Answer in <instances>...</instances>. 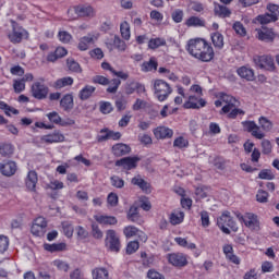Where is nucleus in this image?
Masks as SVG:
<instances>
[{
	"label": "nucleus",
	"mask_w": 279,
	"mask_h": 279,
	"mask_svg": "<svg viewBox=\"0 0 279 279\" xmlns=\"http://www.w3.org/2000/svg\"><path fill=\"white\" fill-rule=\"evenodd\" d=\"M185 49L192 58L201 62H210L215 59V49L204 38H192L187 40Z\"/></svg>",
	"instance_id": "f257e3e1"
},
{
	"label": "nucleus",
	"mask_w": 279,
	"mask_h": 279,
	"mask_svg": "<svg viewBox=\"0 0 279 279\" xmlns=\"http://www.w3.org/2000/svg\"><path fill=\"white\" fill-rule=\"evenodd\" d=\"M218 98L219 99L215 101L216 108H221L222 106L221 113L228 114L229 119H236L239 114H245V111L236 108L239 100H236V98H234L233 96L219 93Z\"/></svg>",
	"instance_id": "f03ea898"
},
{
	"label": "nucleus",
	"mask_w": 279,
	"mask_h": 279,
	"mask_svg": "<svg viewBox=\"0 0 279 279\" xmlns=\"http://www.w3.org/2000/svg\"><path fill=\"white\" fill-rule=\"evenodd\" d=\"M154 94L158 101H167L169 95L173 92L171 85L163 80H155L153 83Z\"/></svg>",
	"instance_id": "7ed1b4c3"
},
{
	"label": "nucleus",
	"mask_w": 279,
	"mask_h": 279,
	"mask_svg": "<svg viewBox=\"0 0 279 279\" xmlns=\"http://www.w3.org/2000/svg\"><path fill=\"white\" fill-rule=\"evenodd\" d=\"M235 216L240 223H243L248 230H260V221L255 214L245 213L243 215L241 213H235Z\"/></svg>",
	"instance_id": "20e7f679"
},
{
	"label": "nucleus",
	"mask_w": 279,
	"mask_h": 279,
	"mask_svg": "<svg viewBox=\"0 0 279 279\" xmlns=\"http://www.w3.org/2000/svg\"><path fill=\"white\" fill-rule=\"evenodd\" d=\"M12 24V32L9 33L8 38L10 43L19 44L23 39L29 38V33L23 28V26L19 25L16 22L11 21Z\"/></svg>",
	"instance_id": "39448f33"
},
{
	"label": "nucleus",
	"mask_w": 279,
	"mask_h": 279,
	"mask_svg": "<svg viewBox=\"0 0 279 279\" xmlns=\"http://www.w3.org/2000/svg\"><path fill=\"white\" fill-rule=\"evenodd\" d=\"M217 225L225 234H230L231 230H236V222L230 215V211H223L222 215L217 219Z\"/></svg>",
	"instance_id": "423d86ee"
},
{
	"label": "nucleus",
	"mask_w": 279,
	"mask_h": 279,
	"mask_svg": "<svg viewBox=\"0 0 279 279\" xmlns=\"http://www.w3.org/2000/svg\"><path fill=\"white\" fill-rule=\"evenodd\" d=\"M68 14H69V17L73 20V19H76L73 14H76V16L93 17L95 16L96 12H95V9L88 4H80L69 9Z\"/></svg>",
	"instance_id": "0eeeda50"
},
{
	"label": "nucleus",
	"mask_w": 279,
	"mask_h": 279,
	"mask_svg": "<svg viewBox=\"0 0 279 279\" xmlns=\"http://www.w3.org/2000/svg\"><path fill=\"white\" fill-rule=\"evenodd\" d=\"M253 62L262 71H276V63H274V58L270 56H255Z\"/></svg>",
	"instance_id": "6e6552de"
},
{
	"label": "nucleus",
	"mask_w": 279,
	"mask_h": 279,
	"mask_svg": "<svg viewBox=\"0 0 279 279\" xmlns=\"http://www.w3.org/2000/svg\"><path fill=\"white\" fill-rule=\"evenodd\" d=\"M99 40V33L92 32L88 33L86 36H83L78 39L77 49L78 51H88L92 45Z\"/></svg>",
	"instance_id": "1a4fd4ad"
},
{
	"label": "nucleus",
	"mask_w": 279,
	"mask_h": 279,
	"mask_svg": "<svg viewBox=\"0 0 279 279\" xmlns=\"http://www.w3.org/2000/svg\"><path fill=\"white\" fill-rule=\"evenodd\" d=\"M105 245L108 250H110V252H119L121 250V241L119 240V235H117V231H107Z\"/></svg>",
	"instance_id": "9d476101"
},
{
	"label": "nucleus",
	"mask_w": 279,
	"mask_h": 279,
	"mask_svg": "<svg viewBox=\"0 0 279 279\" xmlns=\"http://www.w3.org/2000/svg\"><path fill=\"white\" fill-rule=\"evenodd\" d=\"M31 232L34 236H45V233L47 232V219L43 216L35 218Z\"/></svg>",
	"instance_id": "9b49d317"
},
{
	"label": "nucleus",
	"mask_w": 279,
	"mask_h": 279,
	"mask_svg": "<svg viewBox=\"0 0 279 279\" xmlns=\"http://www.w3.org/2000/svg\"><path fill=\"white\" fill-rule=\"evenodd\" d=\"M167 258L173 267H186L189 265V256L184 253L168 254Z\"/></svg>",
	"instance_id": "f8f14e48"
},
{
	"label": "nucleus",
	"mask_w": 279,
	"mask_h": 279,
	"mask_svg": "<svg viewBox=\"0 0 279 279\" xmlns=\"http://www.w3.org/2000/svg\"><path fill=\"white\" fill-rule=\"evenodd\" d=\"M206 106V101L202 96H189L187 100L184 102L183 108L199 110V108H204Z\"/></svg>",
	"instance_id": "ddd939ff"
},
{
	"label": "nucleus",
	"mask_w": 279,
	"mask_h": 279,
	"mask_svg": "<svg viewBox=\"0 0 279 279\" xmlns=\"http://www.w3.org/2000/svg\"><path fill=\"white\" fill-rule=\"evenodd\" d=\"M16 162L12 160H4L0 162V173H2L5 178H12V175L16 173Z\"/></svg>",
	"instance_id": "4468645a"
},
{
	"label": "nucleus",
	"mask_w": 279,
	"mask_h": 279,
	"mask_svg": "<svg viewBox=\"0 0 279 279\" xmlns=\"http://www.w3.org/2000/svg\"><path fill=\"white\" fill-rule=\"evenodd\" d=\"M123 234L126 239H132L133 236H138L140 241L144 243L147 241V234L145 232L138 230V228L134 226H128L123 229Z\"/></svg>",
	"instance_id": "2eb2a0df"
},
{
	"label": "nucleus",
	"mask_w": 279,
	"mask_h": 279,
	"mask_svg": "<svg viewBox=\"0 0 279 279\" xmlns=\"http://www.w3.org/2000/svg\"><path fill=\"white\" fill-rule=\"evenodd\" d=\"M222 252L229 263H233V265H241V257L234 254V247L232 244H225L222 246Z\"/></svg>",
	"instance_id": "dca6fc26"
},
{
	"label": "nucleus",
	"mask_w": 279,
	"mask_h": 279,
	"mask_svg": "<svg viewBox=\"0 0 279 279\" xmlns=\"http://www.w3.org/2000/svg\"><path fill=\"white\" fill-rule=\"evenodd\" d=\"M32 95L35 99H45L49 95V88L37 82L32 86Z\"/></svg>",
	"instance_id": "f3484780"
},
{
	"label": "nucleus",
	"mask_w": 279,
	"mask_h": 279,
	"mask_svg": "<svg viewBox=\"0 0 279 279\" xmlns=\"http://www.w3.org/2000/svg\"><path fill=\"white\" fill-rule=\"evenodd\" d=\"M141 160L138 157H125L116 162L117 167H122L126 171H130L132 169H136V165Z\"/></svg>",
	"instance_id": "a211bd4d"
},
{
	"label": "nucleus",
	"mask_w": 279,
	"mask_h": 279,
	"mask_svg": "<svg viewBox=\"0 0 279 279\" xmlns=\"http://www.w3.org/2000/svg\"><path fill=\"white\" fill-rule=\"evenodd\" d=\"M236 73L239 77L246 80V82H254L256 80L254 69L250 68L248 65H242L238 68Z\"/></svg>",
	"instance_id": "6ab92c4d"
},
{
	"label": "nucleus",
	"mask_w": 279,
	"mask_h": 279,
	"mask_svg": "<svg viewBox=\"0 0 279 279\" xmlns=\"http://www.w3.org/2000/svg\"><path fill=\"white\" fill-rule=\"evenodd\" d=\"M37 184H38V173H36V171L34 170L28 171L25 179V186L27 191H31L32 193L36 192Z\"/></svg>",
	"instance_id": "aec40b11"
},
{
	"label": "nucleus",
	"mask_w": 279,
	"mask_h": 279,
	"mask_svg": "<svg viewBox=\"0 0 279 279\" xmlns=\"http://www.w3.org/2000/svg\"><path fill=\"white\" fill-rule=\"evenodd\" d=\"M256 32L258 40H263L264 43H271L276 38V34L271 28L262 27L257 28Z\"/></svg>",
	"instance_id": "412c9836"
},
{
	"label": "nucleus",
	"mask_w": 279,
	"mask_h": 279,
	"mask_svg": "<svg viewBox=\"0 0 279 279\" xmlns=\"http://www.w3.org/2000/svg\"><path fill=\"white\" fill-rule=\"evenodd\" d=\"M43 143H48L49 145L53 143H64V135L60 132H53L48 135L41 136Z\"/></svg>",
	"instance_id": "4be33fe9"
},
{
	"label": "nucleus",
	"mask_w": 279,
	"mask_h": 279,
	"mask_svg": "<svg viewBox=\"0 0 279 279\" xmlns=\"http://www.w3.org/2000/svg\"><path fill=\"white\" fill-rule=\"evenodd\" d=\"M94 219L101 226H117L118 220L114 216L96 215Z\"/></svg>",
	"instance_id": "5701e85b"
},
{
	"label": "nucleus",
	"mask_w": 279,
	"mask_h": 279,
	"mask_svg": "<svg viewBox=\"0 0 279 279\" xmlns=\"http://www.w3.org/2000/svg\"><path fill=\"white\" fill-rule=\"evenodd\" d=\"M169 221L171 226H180L184 222V211L180 209L173 210L169 216Z\"/></svg>",
	"instance_id": "b1692460"
},
{
	"label": "nucleus",
	"mask_w": 279,
	"mask_h": 279,
	"mask_svg": "<svg viewBox=\"0 0 279 279\" xmlns=\"http://www.w3.org/2000/svg\"><path fill=\"white\" fill-rule=\"evenodd\" d=\"M135 90H137V93H145V85H143L138 82L126 83V85H125L126 95H134Z\"/></svg>",
	"instance_id": "393cba45"
},
{
	"label": "nucleus",
	"mask_w": 279,
	"mask_h": 279,
	"mask_svg": "<svg viewBox=\"0 0 279 279\" xmlns=\"http://www.w3.org/2000/svg\"><path fill=\"white\" fill-rule=\"evenodd\" d=\"M131 182L134 184V186H138L142 191H144V193H151V185L141 178V175L133 178Z\"/></svg>",
	"instance_id": "a878e982"
},
{
	"label": "nucleus",
	"mask_w": 279,
	"mask_h": 279,
	"mask_svg": "<svg viewBox=\"0 0 279 279\" xmlns=\"http://www.w3.org/2000/svg\"><path fill=\"white\" fill-rule=\"evenodd\" d=\"M154 135L156 138H171L173 136V130L167 126H158L154 130Z\"/></svg>",
	"instance_id": "bb28decb"
},
{
	"label": "nucleus",
	"mask_w": 279,
	"mask_h": 279,
	"mask_svg": "<svg viewBox=\"0 0 279 279\" xmlns=\"http://www.w3.org/2000/svg\"><path fill=\"white\" fill-rule=\"evenodd\" d=\"M44 250L46 252H50L51 254H53L54 252H64V250H66V243L64 242L53 243V244L45 243Z\"/></svg>",
	"instance_id": "cd10ccee"
},
{
	"label": "nucleus",
	"mask_w": 279,
	"mask_h": 279,
	"mask_svg": "<svg viewBox=\"0 0 279 279\" xmlns=\"http://www.w3.org/2000/svg\"><path fill=\"white\" fill-rule=\"evenodd\" d=\"M186 27H206V21L202 17L191 16L185 21Z\"/></svg>",
	"instance_id": "c85d7f7f"
},
{
	"label": "nucleus",
	"mask_w": 279,
	"mask_h": 279,
	"mask_svg": "<svg viewBox=\"0 0 279 279\" xmlns=\"http://www.w3.org/2000/svg\"><path fill=\"white\" fill-rule=\"evenodd\" d=\"M66 86H73V77L65 76V77L57 80L53 83V87L57 88V90H60L62 88H66Z\"/></svg>",
	"instance_id": "c756f323"
},
{
	"label": "nucleus",
	"mask_w": 279,
	"mask_h": 279,
	"mask_svg": "<svg viewBox=\"0 0 279 279\" xmlns=\"http://www.w3.org/2000/svg\"><path fill=\"white\" fill-rule=\"evenodd\" d=\"M60 106L65 111L73 110V106H74L73 95L71 94L64 95L60 100Z\"/></svg>",
	"instance_id": "7c9ffc66"
},
{
	"label": "nucleus",
	"mask_w": 279,
	"mask_h": 279,
	"mask_svg": "<svg viewBox=\"0 0 279 279\" xmlns=\"http://www.w3.org/2000/svg\"><path fill=\"white\" fill-rule=\"evenodd\" d=\"M131 148L129 145L126 144H116L112 147V154H114V156H125L126 154H130Z\"/></svg>",
	"instance_id": "2f4dec72"
},
{
	"label": "nucleus",
	"mask_w": 279,
	"mask_h": 279,
	"mask_svg": "<svg viewBox=\"0 0 279 279\" xmlns=\"http://www.w3.org/2000/svg\"><path fill=\"white\" fill-rule=\"evenodd\" d=\"M93 93H95V87L86 85L80 90L78 97L82 101H86V99H90V97H93Z\"/></svg>",
	"instance_id": "473e14b6"
},
{
	"label": "nucleus",
	"mask_w": 279,
	"mask_h": 279,
	"mask_svg": "<svg viewBox=\"0 0 279 279\" xmlns=\"http://www.w3.org/2000/svg\"><path fill=\"white\" fill-rule=\"evenodd\" d=\"M120 34L123 40H130L132 38V31L128 21H123L120 24Z\"/></svg>",
	"instance_id": "72a5a7b5"
},
{
	"label": "nucleus",
	"mask_w": 279,
	"mask_h": 279,
	"mask_svg": "<svg viewBox=\"0 0 279 279\" xmlns=\"http://www.w3.org/2000/svg\"><path fill=\"white\" fill-rule=\"evenodd\" d=\"M214 12H215L216 16H219L220 19H228V17H230V14H232L230 9H228L227 7H223L221 4H216Z\"/></svg>",
	"instance_id": "f704fd0d"
},
{
	"label": "nucleus",
	"mask_w": 279,
	"mask_h": 279,
	"mask_svg": "<svg viewBox=\"0 0 279 279\" xmlns=\"http://www.w3.org/2000/svg\"><path fill=\"white\" fill-rule=\"evenodd\" d=\"M174 242L179 244L180 247H185L186 250H197V245L193 242H189L185 238H175Z\"/></svg>",
	"instance_id": "c9c22d12"
},
{
	"label": "nucleus",
	"mask_w": 279,
	"mask_h": 279,
	"mask_svg": "<svg viewBox=\"0 0 279 279\" xmlns=\"http://www.w3.org/2000/svg\"><path fill=\"white\" fill-rule=\"evenodd\" d=\"M156 69H158V62H156V58L154 57H151L149 61L142 64V71L144 73H149V71H156Z\"/></svg>",
	"instance_id": "e433bc0d"
},
{
	"label": "nucleus",
	"mask_w": 279,
	"mask_h": 279,
	"mask_svg": "<svg viewBox=\"0 0 279 279\" xmlns=\"http://www.w3.org/2000/svg\"><path fill=\"white\" fill-rule=\"evenodd\" d=\"M211 41L216 49H223V35L221 33L211 34Z\"/></svg>",
	"instance_id": "4c0bfd02"
},
{
	"label": "nucleus",
	"mask_w": 279,
	"mask_h": 279,
	"mask_svg": "<svg viewBox=\"0 0 279 279\" xmlns=\"http://www.w3.org/2000/svg\"><path fill=\"white\" fill-rule=\"evenodd\" d=\"M14 154V146L12 144H2L0 145V156L3 158H9Z\"/></svg>",
	"instance_id": "58836bf2"
},
{
	"label": "nucleus",
	"mask_w": 279,
	"mask_h": 279,
	"mask_svg": "<svg viewBox=\"0 0 279 279\" xmlns=\"http://www.w3.org/2000/svg\"><path fill=\"white\" fill-rule=\"evenodd\" d=\"M158 72L160 75H163V77H167V80H170V82H178V80H180L175 73L171 72V70L167 68H159Z\"/></svg>",
	"instance_id": "ea45409f"
},
{
	"label": "nucleus",
	"mask_w": 279,
	"mask_h": 279,
	"mask_svg": "<svg viewBox=\"0 0 279 279\" xmlns=\"http://www.w3.org/2000/svg\"><path fill=\"white\" fill-rule=\"evenodd\" d=\"M167 45V40L165 38H151L148 41V49H158V47H165Z\"/></svg>",
	"instance_id": "a19ab883"
},
{
	"label": "nucleus",
	"mask_w": 279,
	"mask_h": 279,
	"mask_svg": "<svg viewBox=\"0 0 279 279\" xmlns=\"http://www.w3.org/2000/svg\"><path fill=\"white\" fill-rule=\"evenodd\" d=\"M93 279H108L109 274L106 268H95L92 271Z\"/></svg>",
	"instance_id": "79ce46f5"
},
{
	"label": "nucleus",
	"mask_w": 279,
	"mask_h": 279,
	"mask_svg": "<svg viewBox=\"0 0 279 279\" xmlns=\"http://www.w3.org/2000/svg\"><path fill=\"white\" fill-rule=\"evenodd\" d=\"M256 202H258V204H267V202H269V192L258 190L256 194Z\"/></svg>",
	"instance_id": "37998d69"
},
{
	"label": "nucleus",
	"mask_w": 279,
	"mask_h": 279,
	"mask_svg": "<svg viewBox=\"0 0 279 279\" xmlns=\"http://www.w3.org/2000/svg\"><path fill=\"white\" fill-rule=\"evenodd\" d=\"M58 38L60 43H63L64 45L69 44L70 41L73 40V35L66 31H60L58 33Z\"/></svg>",
	"instance_id": "c03bdc74"
},
{
	"label": "nucleus",
	"mask_w": 279,
	"mask_h": 279,
	"mask_svg": "<svg viewBox=\"0 0 279 279\" xmlns=\"http://www.w3.org/2000/svg\"><path fill=\"white\" fill-rule=\"evenodd\" d=\"M163 20H165V15L161 12L157 10L150 11V21H153L157 25H160V23H162Z\"/></svg>",
	"instance_id": "a18cd8bd"
},
{
	"label": "nucleus",
	"mask_w": 279,
	"mask_h": 279,
	"mask_svg": "<svg viewBox=\"0 0 279 279\" xmlns=\"http://www.w3.org/2000/svg\"><path fill=\"white\" fill-rule=\"evenodd\" d=\"M257 21H259V23H262V25H267V23H275L276 16L271 15L270 13H266L264 15H259L257 17Z\"/></svg>",
	"instance_id": "49530a36"
},
{
	"label": "nucleus",
	"mask_w": 279,
	"mask_h": 279,
	"mask_svg": "<svg viewBox=\"0 0 279 279\" xmlns=\"http://www.w3.org/2000/svg\"><path fill=\"white\" fill-rule=\"evenodd\" d=\"M113 47L118 49V51H125L128 48V45H125V41L121 39L119 36L113 37Z\"/></svg>",
	"instance_id": "de8ad7c7"
},
{
	"label": "nucleus",
	"mask_w": 279,
	"mask_h": 279,
	"mask_svg": "<svg viewBox=\"0 0 279 279\" xmlns=\"http://www.w3.org/2000/svg\"><path fill=\"white\" fill-rule=\"evenodd\" d=\"M52 265H54V267H57V269H59V271H69L70 266L69 263L62 260V259H56L53 260Z\"/></svg>",
	"instance_id": "09e8293b"
},
{
	"label": "nucleus",
	"mask_w": 279,
	"mask_h": 279,
	"mask_svg": "<svg viewBox=\"0 0 279 279\" xmlns=\"http://www.w3.org/2000/svg\"><path fill=\"white\" fill-rule=\"evenodd\" d=\"M10 247V239L7 235H0V254L8 252Z\"/></svg>",
	"instance_id": "8fccbe9b"
},
{
	"label": "nucleus",
	"mask_w": 279,
	"mask_h": 279,
	"mask_svg": "<svg viewBox=\"0 0 279 279\" xmlns=\"http://www.w3.org/2000/svg\"><path fill=\"white\" fill-rule=\"evenodd\" d=\"M68 69L73 73H82V68L80 66V63H77V61L73 59H68Z\"/></svg>",
	"instance_id": "3c124183"
},
{
	"label": "nucleus",
	"mask_w": 279,
	"mask_h": 279,
	"mask_svg": "<svg viewBox=\"0 0 279 279\" xmlns=\"http://www.w3.org/2000/svg\"><path fill=\"white\" fill-rule=\"evenodd\" d=\"M233 29L238 36H247V31L245 29V26L241 22H235L233 24Z\"/></svg>",
	"instance_id": "603ef678"
},
{
	"label": "nucleus",
	"mask_w": 279,
	"mask_h": 279,
	"mask_svg": "<svg viewBox=\"0 0 279 279\" xmlns=\"http://www.w3.org/2000/svg\"><path fill=\"white\" fill-rule=\"evenodd\" d=\"M62 229H63V234L68 239H71V236H73V232H74L73 225H71L70 222H63L62 223Z\"/></svg>",
	"instance_id": "864d4df0"
},
{
	"label": "nucleus",
	"mask_w": 279,
	"mask_h": 279,
	"mask_svg": "<svg viewBox=\"0 0 279 279\" xmlns=\"http://www.w3.org/2000/svg\"><path fill=\"white\" fill-rule=\"evenodd\" d=\"M174 147H178L179 149H184V147H189V140L179 136L173 142Z\"/></svg>",
	"instance_id": "5fc2aeb1"
},
{
	"label": "nucleus",
	"mask_w": 279,
	"mask_h": 279,
	"mask_svg": "<svg viewBox=\"0 0 279 279\" xmlns=\"http://www.w3.org/2000/svg\"><path fill=\"white\" fill-rule=\"evenodd\" d=\"M259 125L260 128L265 131V132H269V130H271V128H274V124L271 123V121H269L267 118L265 117H260L259 118Z\"/></svg>",
	"instance_id": "6e6d98bb"
},
{
	"label": "nucleus",
	"mask_w": 279,
	"mask_h": 279,
	"mask_svg": "<svg viewBox=\"0 0 279 279\" xmlns=\"http://www.w3.org/2000/svg\"><path fill=\"white\" fill-rule=\"evenodd\" d=\"M138 247H141L138 241L129 242L126 245V254H134L135 252H138Z\"/></svg>",
	"instance_id": "4d7b16f0"
},
{
	"label": "nucleus",
	"mask_w": 279,
	"mask_h": 279,
	"mask_svg": "<svg viewBox=\"0 0 279 279\" xmlns=\"http://www.w3.org/2000/svg\"><path fill=\"white\" fill-rule=\"evenodd\" d=\"M47 117L50 121V123H54L56 125H60L62 118L60 117V114L56 111H52L50 113H47Z\"/></svg>",
	"instance_id": "13d9d810"
},
{
	"label": "nucleus",
	"mask_w": 279,
	"mask_h": 279,
	"mask_svg": "<svg viewBox=\"0 0 279 279\" xmlns=\"http://www.w3.org/2000/svg\"><path fill=\"white\" fill-rule=\"evenodd\" d=\"M13 88L15 93H23L25 90V81L24 80H14Z\"/></svg>",
	"instance_id": "bf43d9fd"
},
{
	"label": "nucleus",
	"mask_w": 279,
	"mask_h": 279,
	"mask_svg": "<svg viewBox=\"0 0 279 279\" xmlns=\"http://www.w3.org/2000/svg\"><path fill=\"white\" fill-rule=\"evenodd\" d=\"M128 219H130V221H136V219H138V207L134 205L130 207Z\"/></svg>",
	"instance_id": "052dcab7"
},
{
	"label": "nucleus",
	"mask_w": 279,
	"mask_h": 279,
	"mask_svg": "<svg viewBox=\"0 0 279 279\" xmlns=\"http://www.w3.org/2000/svg\"><path fill=\"white\" fill-rule=\"evenodd\" d=\"M184 19V11L177 9L172 12V21H174V23H182Z\"/></svg>",
	"instance_id": "680f3d73"
},
{
	"label": "nucleus",
	"mask_w": 279,
	"mask_h": 279,
	"mask_svg": "<svg viewBox=\"0 0 279 279\" xmlns=\"http://www.w3.org/2000/svg\"><path fill=\"white\" fill-rule=\"evenodd\" d=\"M111 184L116 189H123V186H125V181H123V179L114 175V177H111Z\"/></svg>",
	"instance_id": "e2e57ef3"
},
{
	"label": "nucleus",
	"mask_w": 279,
	"mask_h": 279,
	"mask_svg": "<svg viewBox=\"0 0 279 279\" xmlns=\"http://www.w3.org/2000/svg\"><path fill=\"white\" fill-rule=\"evenodd\" d=\"M107 203L109 206L114 208V206L119 204V196L117 195V193L111 192L107 197Z\"/></svg>",
	"instance_id": "0e129e2a"
},
{
	"label": "nucleus",
	"mask_w": 279,
	"mask_h": 279,
	"mask_svg": "<svg viewBox=\"0 0 279 279\" xmlns=\"http://www.w3.org/2000/svg\"><path fill=\"white\" fill-rule=\"evenodd\" d=\"M244 279H260V275H258V270H256V268H252L245 272Z\"/></svg>",
	"instance_id": "69168bd1"
},
{
	"label": "nucleus",
	"mask_w": 279,
	"mask_h": 279,
	"mask_svg": "<svg viewBox=\"0 0 279 279\" xmlns=\"http://www.w3.org/2000/svg\"><path fill=\"white\" fill-rule=\"evenodd\" d=\"M258 178L259 180H274L276 178V175H274L270 170H262L258 173Z\"/></svg>",
	"instance_id": "338daca9"
},
{
	"label": "nucleus",
	"mask_w": 279,
	"mask_h": 279,
	"mask_svg": "<svg viewBox=\"0 0 279 279\" xmlns=\"http://www.w3.org/2000/svg\"><path fill=\"white\" fill-rule=\"evenodd\" d=\"M267 10L270 12L269 14L271 16H275V19L278 21L279 16V5L278 4H268Z\"/></svg>",
	"instance_id": "774afa93"
}]
</instances>
